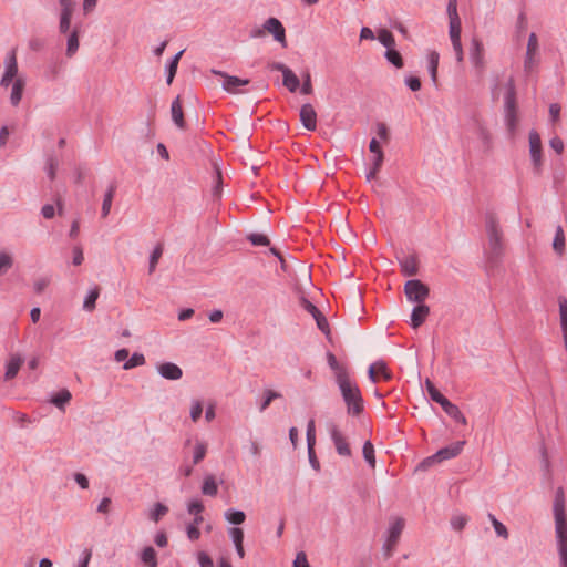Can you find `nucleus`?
<instances>
[{"instance_id":"1","label":"nucleus","mask_w":567,"mask_h":567,"mask_svg":"<svg viewBox=\"0 0 567 567\" xmlns=\"http://www.w3.org/2000/svg\"><path fill=\"white\" fill-rule=\"evenodd\" d=\"M564 503L563 488H558L554 504V513L560 567H567V518Z\"/></svg>"},{"instance_id":"2","label":"nucleus","mask_w":567,"mask_h":567,"mask_svg":"<svg viewBox=\"0 0 567 567\" xmlns=\"http://www.w3.org/2000/svg\"><path fill=\"white\" fill-rule=\"evenodd\" d=\"M485 229L487 235V258L492 264L498 262L504 254L503 231L499 228L498 220L493 213L485 217Z\"/></svg>"},{"instance_id":"3","label":"nucleus","mask_w":567,"mask_h":567,"mask_svg":"<svg viewBox=\"0 0 567 567\" xmlns=\"http://www.w3.org/2000/svg\"><path fill=\"white\" fill-rule=\"evenodd\" d=\"M342 399L350 415L358 416L363 411V399L358 385L350 380L349 374H340L337 382Z\"/></svg>"},{"instance_id":"4","label":"nucleus","mask_w":567,"mask_h":567,"mask_svg":"<svg viewBox=\"0 0 567 567\" xmlns=\"http://www.w3.org/2000/svg\"><path fill=\"white\" fill-rule=\"evenodd\" d=\"M505 118L508 131L514 133L518 123V116L516 106V90L513 78H509L507 82V92L505 95Z\"/></svg>"},{"instance_id":"5","label":"nucleus","mask_w":567,"mask_h":567,"mask_svg":"<svg viewBox=\"0 0 567 567\" xmlns=\"http://www.w3.org/2000/svg\"><path fill=\"white\" fill-rule=\"evenodd\" d=\"M404 293L409 301L423 303V301L429 297L430 289L419 279L408 280L404 285Z\"/></svg>"},{"instance_id":"6","label":"nucleus","mask_w":567,"mask_h":567,"mask_svg":"<svg viewBox=\"0 0 567 567\" xmlns=\"http://www.w3.org/2000/svg\"><path fill=\"white\" fill-rule=\"evenodd\" d=\"M6 70L1 78L0 85L2 87H8L12 81H14L17 78H20L18 75V62H17V55L16 50H12L6 58Z\"/></svg>"},{"instance_id":"7","label":"nucleus","mask_w":567,"mask_h":567,"mask_svg":"<svg viewBox=\"0 0 567 567\" xmlns=\"http://www.w3.org/2000/svg\"><path fill=\"white\" fill-rule=\"evenodd\" d=\"M212 72L220 78H223V83H221V86L225 91H227L228 93H231V94H237L238 93V90L237 87L238 86H243V85H247L249 84V80L248 79H240V78H237V76H234V75H229L223 71H218V70H212Z\"/></svg>"},{"instance_id":"8","label":"nucleus","mask_w":567,"mask_h":567,"mask_svg":"<svg viewBox=\"0 0 567 567\" xmlns=\"http://www.w3.org/2000/svg\"><path fill=\"white\" fill-rule=\"evenodd\" d=\"M266 33L274 35V39L278 41L284 48L287 47L286 31L282 23L277 18H269L264 23Z\"/></svg>"},{"instance_id":"9","label":"nucleus","mask_w":567,"mask_h":567,"mask_svg":"<svg viewBox=\"0 0 567 567\" xmlns=\"http://www.w3.org/2000/svg\"><path fill=\"white\" fill-rule=\"evenodd\" d=\"M529 151L534 167L538 171L542 166V140L536 131L529 132Z\"/></svg>"},{"instance_id":"10","label":"nucleus","mask_w":567,"mask_h":567,"mask_svg":"<svg viewBox=\"0 0 567 567\" xmlns=\"http://www.w3.org/2000/svg\"><path fill=\"white\" fill-rule=\"evenodd\" d=\"M300 121L306 130L316 131V128H317V112L310 103H306L301 106Z\"/></svg>"},{"instance_id":"11","label":"nucleus","mask_w":567,"mask_h":567,"mask_svg":"<svg viewBox=\"0 0 567 567\" xmlns=\"http://www.w3.org/2000/svg\"><path fill=\"white\" fill-rule=\"evenodd\" d=\"M379 377L383 380L389 381L392 379V373L388 369L386 363L382 360L372 363L369 368V378L373 383L379 381Z\"/></svg>"},{"instance_id":"12","label":"nucleus","mask_w":567,"mask_h":567,"mask_svg":"<svg viewBox=\"0 0 567 567\" xmlns=\"http://www.w3.org/2000/svg\"><path fill=\"white\" fill-rule=\"evenodd\" d=\"M538 49V41L535 33H530L528 37L527 51L524 68L527 72H529L535 65V55Z\"/></svg>"},{"instance_id":"13","label":"nucleus","mask_w":567,"mask_h":567,"mask_svg":"<svg viewBox=\"0 0 567 567\" xmlns=\"http://www.w3.org/2000/svg\"><path fill=\"white\" fill-rule=\"evenodd\" d=\"M331 439L333 441L334 447L339 455H341V456H350L351 455V449L347 442V439L343 436V434L337 427H333L331 430Z\"/></svg>"},{"instance_id":"14","label":"nucleus","mask_w":567,"mask_h":567,"mask_svg":"<svg viewBox=\"0 0 567 567\" xmlns=\"http://www.w3.org/2000/svg\"><path fill=\"white\" fill-rule=\"evenodd\" d=\"M464 444V441H458L450 446L442 447L435 453V457L439 462L453 458L462 452Z\"/></svg>"},{"instance_id":"15","label":"nucleus","mask_w":567,"mask_h":567,"mask_svg":"<svg viewBox=\"0 0 567 567\" xmlns=\"http://www.w3.org/2000/svg\"><path fill=\"white\" fill-rule=\"evenodd\" d=\"M159 374L167 380H178L182 378V369L172 362H165L157 368Z\"/></svg>"},{"instance_id":"16","label":"nucleus","mask_w":567,"mask_h":567,"mask_svg":"<svg viewBox=\"0 0 567 567\" xmlns=\"http://www.w3.org/2000/svg\"><path fill=\"white\" fill-rule=\"evenodd\" d=\"M401 271L404 276L412 277L419 272V260L415 255H409L400 261Z\"/></svg>"},{"instance_id":"17","label":"nucleus","mask_w":567,"mask_h":567,"mask_svg":"<svg viewBox=\"0 0 567 567\" xmlns=\"http://www.w3.org/2000/svg\"><path fill=\"white\" fill-rule=\"evenodd\" d=\"M430 313L429 306L424 303H419L416 307H414L412 315H411V324L412 327L419 328L423 322L426 320L427 316Z\"/></svg>"},{"instance_id":"18","label":"nucleus","mask_w":567,"mask_h":567,"mask_svg":"<svg viewBox=\"0 0 567 567\" xmlns=\"http://www.w3.org/2000/svg\"><path fill=\"white\" fill-rule=\"evenodd\" d=\"M23 361L24 360L20 354H14L10 358V360L7 364L6 373H4L6 381H9V380H12L13 378H16Z\"/></svg>"},{"instance_id":"19","label":"nucleus","mask_w":567,"mask_h":567,"mask_svg":"<svg viewBox=\"0 0 567 567\" xmlns=\"http://www.w3.org/2000/svg\"><path fill=\"white\" fill-rule=\"evenodd\" d=\"M440 405L442 406L444 412L449 416L454 419L456 422H460L461 424H464V425L466 424V417L464 416V414L461 412V410L455 404L450 402L447 399L444 402H441Z\"/></svg>"},{"instance_id":"20","label":"nucleus","mask_w":567,"mask_h":567,"mask_svg":"<svg viewBox=\"0 0 567 567\" xmlns=\"http://www.w3.org/2000/svg\"><path fill=\"white\" fill-rule=\"evenodd\" d=\"M24 87L25 80L23 78H17L14 81H12L10 102L13 106H17L20 103Z\"/></svg>"},{"instance_id":"21","label":"nucleus","mask_w":567,"mask_h":567,"mask_svg":"<svg viewBox=\"0 0 567 567\" xmlns=\"http://www.w3.org/2000/svg\"><path fill=\"white\" fill-rule=\"evenodd\" d=\"M483 52L484 48L482 42L478 39H473L470 55L472 62L478 69L483 68Z\"/></svg>"},{"instance_id":"22","label":"nucleus","mask_w":567,"mask_h":567,"mask_svg":"<svg viewBox=\"0 0 567 567\" xmlns=\"http://www.w3.org/2000/svg\"><path fill=\"white\" fill-rule=\"evenodd\" d=\"M172 118L179 128H185L184 113L181 104V99L177 96L171 106Z\"/></svg>"},{"instance_id":"23","label":"nucleus","mask_w":567,"mask_h":567,"mask_svg":"<svg viewBox=\"0 0 567 567\" xmlns=\"http://www.w3.org/2000/svg\"><path fill=\"white\" fill-rule=\"evenodd\" d=\"M202 493L206 496H212V497L217 495L218 485L213 475H207L204 478L203 486H202Z\"/></svg>"},{"instance_id":"24","label":"nucleus","mask_w":567,"mask_h":567,"mask_svg":"<svg viewBox=\"0 0 567 567\" xmlns=\"http://www.w3.org/2000/svg\"><path fill=\"white\" fill-rule=\"evenodd\" d=\"M440 55L436 51H431L429 54V71L431 80L435 86H437V68H439Z\"/></svg>"},{"instance_id":"25","label":"nucleus","mask_w":567,"mask_h":567,"mask_svg":"<svg viewBox=\"0 0 567 567\" xmlns=\"http://www.w3.org/2000/svg\"><path fill=\"white\" fill-rule=\"evenodd\" d=\"M405 522L402 517L395 518L389 528V538L399 543L400 536L404 529Z\"/></svg>"},{"instance_id":"26","label":"nucleus","mask_w":567,"mask_h":567,"mask_svg":"<svg viewBox=\"0 0 567 567\" xmlns=\"http://www.w3.org/2000/svg\"><path fill=\"white\" fill-rule=\"evenodd\" d=\"M553 248L559 256L564 255L565 252V235L561 226H557L556 228Z\"/></svg>"},{"instance_id":"27","label":"nucleus","mask_w":567,"mask_h":567,"mask_svg":"<svg viewBox=\"0 0 567 567\" xmlns=\"http://www.w3.org/2000/svg\"><path fill=\"white\" fill-rule=\"evenodd\" d=\"M141 559L143 561V564L146 565L147 567H156L157 566L156 551L151 546L145 547L143 549Z\"/></svg>"},{"instance_id":"28","label":"nucleus","mask_w":567,"mask_h":567,"mask_svg":"<svg viewBox=\"0 0 567 567\" xmlns=\"http://www.w3.org/2000/svg\"><path fill=\"white\" fill-rule=\"evenodd\" d=\"M115 194V185H111L107 192L104 195V199L102 203V217L105 218L111 212L113 197Z\"/></svg>"},{"instance_id":"29","label":"nucleus","mask_w":567,"mask_h":567,"mask_svg":"<svg viewBox=\"0 0 567 567\" xmlns=\"http://www.w3.org/2000/svg\"><path fill=\"white\" fill-rule=\"evenodd\" d=\"M284 85L290 91L296 92L300 85L298 76L289 69L284 74Z\"/></svg>"},{"instance_id":"30","label":"nucleus","mask_w":567,"mask_h":567,"mask_svg":"<svg viewBox=\"0 0 567 567\" xmlns=\"http://www.w3.org/2000/svg\"><path fill=\"white\" fill-rule=\"evenodd\" d=\"M281 393L267 389L264 391L262 400L259 405V411L264 412L275 399L281 398Z\"/></svg>"},{"instance_id":"31","label":"nucleus","mask_w":567,"mask_h":567,"mask_svg":"<svg viewBox=\"0 0 567 567\" xmlns=\"http://www.w3.org/2000/svg\"><path fill=\"white\" fill-rule=\"evenodd\" d=\"M225 518L233 525H240L246 519V514L243 511L229 509L225 513Z\"/></svg>"},{"instance_id":"32","label":"nucleus","mask_w":567,"mask_h":567,"mask_svg":"<svg viewBox=\"0 0 567 567\" xmlns=\"http://www.w3.org/2000/svg\"><path fill=\"white\" fill-rule=\"evenodd\" d=\"M72 395L69 390L63 389L59 393H56L52 399L51 402L59 409H63L64 404H66L71 400Z\"/></svg>"},{"instance_id":"33","label":"nucleus","mask_w":567,"mask_h":567,"mask_svg":"<svg viewBox=\"0 0 567 567\" xmlns=\"http://www.w3.org/2000/svg\"><path fill=\"white\" fill-rule=\"evenodd\" d=\"M100 296V288H93L83 302V308L86 311H93L95 309V302Z\"/></svg>"},{"instance_id":"34","label":"nucleus","mask_w":567,"mask_h":567,"mask_svg":"<svg viewBox=\"0 0 567 567\" xmlns=\"http://www.w3.org/2000/svg\"><path fill=\"white\" fill-rule=\"evenodd\" d=\"M73 8H64L61 10V19H60V31L62 33L68 32L71 24V17H72Z\"/></svg>"},{"instance_id":"35","label":"nucleus","mask_w":567,"mask_h":567,"mask_svg":"<svg viewBox=\"0 0 567 567\" xmlns=\"http://www.w3.org/2000/svg\"><path fill=\"white\" fill-rule=\"evenodd\" d=\"M363 457L367 461V463L374 468L375 467V455H374V446L370 441H367L363 444L362 449Z\"/></svg>"},{"instance_id":"36","label":"nucleus","mask_w":567,"mask_h":567,"mask_svg":"<svg viewBox=\"0 0 567 567\" xmlns=\"http://www.w3.org/2000/svg\"><path fill=\"white\" fill-rule=\"evenodd\" d=\"M327 359H328V364L329 367L334 371L336 373V381L338 382L339 381V375L340 374H348L346 368H343L342 365L339 364V362L337 361V358L334 357L333 353L329 352L327 354Z\"/></svg>"},{"instance_id":"37","label":"nucleus","mask_w":567,"mask_h":567,"mask_svg":"<svg viewBox=\"0 0 567 567\" xmlns=\"http://www.w3.org/2000/svg\"><path fill=\"white\" fill-rule=\"evenodd\" d=\"M425 386L429 395L434 402L441 404V402H444L446 400V398L443 394H441V392L434 386L433 382L430 379L425 380Z\"/></svg>"},{"instance_id":"38","label":"nucleus","mask_w":567,"mask_h":567,"mask_svg":"<svg viewBox=\"0 0 567 567\" xmlns=\"http://www.w3.org/2000/svg\"><path fill=\"white\" fill-rule=\"evenodd\" d=\"M488 518L495 529V533L499 537L507 539L509 534H508L506 526L503 523H501L493 514H488Z\"/></svg>"},{"instance_id":"39","label":"nucleus","mask_w":567,"mask_h":567,"mask_svg":"<svg viewBox=\"0 0 567 567\" xmlns=\"http://www.w3.org/2000/svg\"><path fill=\"white\" fill-rule=\"evenodd\" d=\"M207 445L202 441H197L194 447L193 463L198 464L206 455Z\"/></svg>"},{"instance_id":"40","label":"nucleus","mask_w":567,"mask_h":567,"mask_svg":"<svg viewBox=\"0 0 567 567\" xmlns=\"http://www.w3.org/2000/svg\"><path fill=\"white\" fill-rule=\"evenodd\" d=\"M163 250H164L163 244L159 243V244H157V246L154 248L153 252L151 254L150 267H148L150 274H152L155 270L157 262L163 255Z\"/></svg>"},{"instance_id":"41","label":"nucleus","mask_w":567,"mask_h":567,"mask_svg":"<svg viewBox=\"0 0 567 567\" xmlns=\"http://www.w3.org/2000/svg\"><path fill=\"white\" fill-rule=\"evenodd\" d=\"M183 52H184V50H182L178 53H176L175 56L172 59L169 65H168V69H167V84H172V82L174 80V76H175L176 71H177V65H178V62H179V59H181Z\"/></svg>"},{"instance_id":"42","label":"nucleus","mask_w":567,"mask_h":567,"mask_svg":"<svg viewBox=\"0 0 567 567\" xmlns=\"http://www.w3.org/2000/svg\"><path fill=\"white\" fill-rule=\"evenodd\" d=\"M378 39L384 47L389 49L395 44L393 34L386 29H381L379 31Z\"/></svg>"},{"instance_id":"43","label":"nucleus","mask_w":567,"mask_h":567,"mask_svg":"<svg viewBox=\"0 0 567 567\" xmlns=\"http://www.w3.org/2000/svg\"><path fill=\"white\" fill-rule=\"evenodd\" d=\"M145 363V357L142 353H133V355L124 363V370H131L135 367L143 365Z\"/></svg>"},{"instance_id":"44","label":"nucleus","mask_w":567,"mask_h":567,"mask_svg":"<svg viewBox=\"0 0 567 567\" xmlns=\"http://www.w3.org/2000/svg\"><path fill=\"white\" fill-rule=\"evenodd\" d=\"M79 49V35L78 31L74 30L69 39H68V47H66V55L72 56Z\"/></svg>"},{"instance_id":"45","label":"nucleus","mask_w":567,"mask_h":567,"mask_svg":"<svg viewBox=\"0 0 567 567\" xmlns=\"http://www.w3.org/2000/svg\"><path fill=\"white\" fill-rule=\"evenodd\" d=\"M383 161H384V157H381L380 155L373 157L371 169L367 174V181L370 182L377 177V174L381 169Z\"/></svg>"},{"instance_id":"46","label":"nucleus","mask_w":567,"mask_h":567,"mask_svg":"<svg viewBox=\"0 0 567 567\" xmlns=\"http://www.w3.org/2000/svg\"><path fill=\"white\" fill-rule=\"evenodd\" d=\"M12 265V257L8 252H0V276L4 275Z\"/></svg>"},{"instance_id":"47","label":"nucleus","mask_w":567,"mask_h":567,"mask_svg":"<svg viewBox=\"0 0 567 567\" xmlns=\"http://www.w3.org/2000/svg\"><path fill=\"white\" fill-rule=\"evenodd\" d=\"M167 506L163 505L162 503H156L154 509L150 514V518L157 523L164 515L167 514Z\"/></svg>"},{"instance_id":"48","label":"nucleus","mask_w":567,"mask_h":567,"mask_svg":"<svg viewBox=\"0 0 567 567\" xmlns=\"http://www.w3.org/2000/svg\"><path fill=\"white\" fill-rule=\"evenodd\" d=\"M385 56L389 62H391L396 68L401 69L403 66V59L396 50L389 49L385 53Z\"/></svg>"},{"instance_id":"49","label":"nucleus","mask_w":567,"mask_h":567,"mask_svg":"<svg viewBox=\"0 0 567 567\" xmlns=\"http://www.w3.org/2000/svg\"><path fill=\"white\" fill-rule=\"evenodd\" d=\"M316 444V430H315V421L310 420L307 425V445L308 450H312V446Z\"/></svg>"},{"instance_id":"50","label":"nucleus","mask_w":567,"mask_h":567,"mask_svg":"<svg viewBox=\"0 0 567 567\" xmlns=\"http://www.w3.org/2000/svg\"><path fill=\"white\" fill-rule=\"evenodd\" d=\"M560 324L561 330L567 331V299L559 300Z\"/></svg>"},{"instance_id":"51","label":"nucleus","mask_w":567,"mask_h":567,"mask_svg":"<svg viewBox=\"0 0 567 567\" xmlns=\"http://www.w3.org/2000/svg\"><path fill=\"white\" fill-rule=\"evenodd\" d=\"M248 240L254 246H268L270 244L268 237L262 234H250Z\"/></svg>"},{"instance_id":"52","label":"nucleus","mask_w":567,"mask_h":567,"mask_svg":"<svg viewBox=\"0 0 567 567\" xmlns=\"http://www.w3.org/2000/svg\"><path fill=\"white\" fill-rule=\"evenodd\" d=\"M451 41L461 39V20L450 21Z\"/></svg>"},{"instance_id":"53","label":"nucleus","mask_w":567,"mask_h":567,"mask_svg":"<svg viewBox=\"0 0 567 567\" xmlns=\"http://www.w3.org/2000/svg\"><path fill=\"white\" fill-rule=\"evenodd\" d=\"M468 518L465 515H456L451 519V525L455 530H462L467 524Z\"/></svg>"},{"instance_id":"54","label":"nucleus","mask_w":567,"mask_h":567,"mask_svg":"<svg viewBox=\"0 0 567 567\" xmlns=\"http://www.w3.org/2000/svg\"><path fill=\"white\" fill-rule=\"evenodd\" d=\"M215 174H216V176H215L216 184L213 188V195L216 197H219L221 194L223 176H221V171L219 169V167L217 165H215Z\"/></svg>"},{"instance_id":"55","label":"nucleus","mask_w":567,"mask_h":567,"mask_svg":"<svg viewBox=\"0 0 567 567\" xmlns=\"http://www.w3.org/2000/svg\"><path fill=\"white\" fill-rule=\"evenodd\" d=\"M59 162L54 156H50L47 161V172L50 179L55 178V172L58 168Z\"/></svg>"},{"instance_id":"56","label":"nucleus","mask_w":567,"mask_h":567,"mask_svg":"<svg viewBox=\"0 0 567 567\" xmlns=\"http://www.w3.org/2000/svg\"><path fill=\"white\" fill-rule=\"evenodd\" d=\"M229 535H230L235 546L243 544V542H244V532H243L241 528H239V527H231L229 529Z\"/></svg>"},{"instance_id":"57","label":"nucleus","mask_w":567,"mask_h":567,"mask_svg":"<svg viewBox=\"0 0 567 567\" xmlns=\"http://www.w3.org/2000/svg\"><path fill=\"white\" fill-rule=\"evenodd\" d=\"M51 282L49 277H41L34 281V291L41 293Z\"/></svg>"},{"instance_id":"58","label":"nucleus","mask_w":567,"mask_h":567,"mask_svg":"<svg viewBox=\"0 0 567 567\" xmlns=\"http://www.w3.org/2000/svg\"><path fill=\"white\" fill-rule=\"evenodd\" d=\"M447 14L450 21L460 20V17L457 14V3L456 0H449L447 4Z\"/></svg>"},{"instance_id":"59","label":"nucleus","mask_w":567,"mask_h":567,"mask_svg":"<svg viewBox=\"0 0 567 567\" xmlns=\"http://www.w3.org/2000/svg\"><path fill=\"white\" fill-rule=\"evenodd\" d=\"M203 413V405L199 401H195L190 409V417L194 422H197Z\"/></svg>"},{"instance_id":"60","label":"nucleus","mask_w":567,"mask_h":567,"mask_svg":"<svg viewBox=\"0 0 567 567\" xmlns=\"http://www.w3.org/2000/svg\"><path fill=\"white\" fill-rule=\"evenodd\" d=\"M377 134L383 142H389L390 140V133L384 123H378L377 124Z\"/></svg>"},{"instance_id":"61","label":"nucleus","mask_w":567,"mask_h":567,"mask_svg":"<svg viewBox=\"0 0 567 567\" xmlns=\"http://www.w3.org/2000/svg\"><path fill=\"white\" fill-rule=\"evenodd\" d=\"M396 544L398 542L392 540L391 538L388 537L386 542L383 545V553L386 558L392 556V553L394 551Z\"/></svg>"},{"instance_id":"62","label":"nucleus","mask_w":567,"mask_h":567,"mask_svg":"<svg viewBox=\"0 0 567 567\" xmlns=\"http://www.w3.org/2000/svg\"><path fill=\"white\" fill-rule=\"evenodd\" d=\"M549 145L557 154H561L564 151V142L558 136L553 137Z\"/></svg>"},{"instance_id":"63","label":"nucleus","mask_w":567,"mask_h":567,"mask_svg":"<svg viewBox=\"0 0 567 567\" xmlns=\"http://www.w3.org/2000/svg\"><path fill=\"white\" fill-rule=\"evenodd\" d=\"M198 563H199L200 567H213L214 566L212 558L204 551H200L198 554Z\"/></svg>"},{"instance_id":"64","label":"nucleus","mask_w":567,"mask_h":567,"mask_svg":"<svg viewBox=\"0 0 567 567\" xmlns=\"http://www.w3.org/2000/svg\"><path fill=\"white\" fill-rule=\"evenodd\" d=\"M295 567H310L305 553H298L293 561Z\"/></svg>"}]
</instances>
